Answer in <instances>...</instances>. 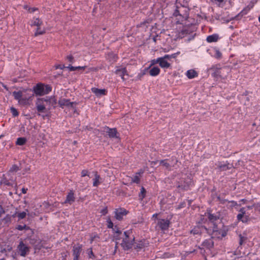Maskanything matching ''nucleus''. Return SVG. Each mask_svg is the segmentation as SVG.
<instances>
[{
    "label": "nucleus",
    "mask_w": 260,
    "mask_h": 260,
    "mask_svg": "<svg viewBox=\"0 0 260 260\" xmlns=\"http://www.w3.org/2000/svg\"><path fill=\"white\" fill-rule=\"evenodd\" d=\"M10 110H11V113H12V114L14 116H17L18 115V112H17V110L15 108L11 107Z\"/></svg>",
    "instance_id": "42"
},
{
    "label": "nucleus",
    "mask_w": 260,
    "mask_h": 260,
    "mask_svg": "<svg viewBox=\"0 0 260 260\" xmlns=\"http://www.w3.org/2000/svg\"><path fill=\"white\" fill-rule=\"evenodd\" d=\"M82 246L81 245H78L73 246V251L74 255V260H78L79 256L82 250Z\"/></svg>",
    "instance_id": "10"
},
{
    "label": "nucleus",
    "mask_w": 260,
    "mask_h": 260,
    "mask_svg": "<svg viewBox=\"0 0 260 260\" xmlns=\"http://www.w3.org/2000/svg\"><path fill=\"white\" fill-rule=\"evenodd\" d=\"M18 252L23 257H25L29 251V247L26 246L23 242L21 240L17 246Z\"/></svg>",
    "instance_id": "6"
},
{
    "label": "nucleus",
    "mask_w": 260,
    "mask_h": 260,
    "mask_svg": "<svg viewBox=\"0 0 260 260\" xmlns=\"http://www.w3.org/2000/svg\"><path fill=\"white\" fill-rule=\"evenodd\" d=\"M88 257L89 258H93L95 256L94 255L92 252V249L90 248L88 250Z\"/></svg>",
    "instance_id": "44"
},
{
    "label": "nucleus",
    "mask_w": 260,
    "mask_h": 260,
    "mask_svg": "<svg viewBox=\"0 0 260 260\" xmlns=\"http://www.w3.org/2000/svg\"><path fill=\"white\" fill-rule=\"evenodd\" d=\"M219 36L217 34H214L207 37V41L209 43L216 42L218 41Z\"/></svg>",
    "instance_id": "22"
},
{
    "label": "nucleus",
    "mask_w": 260,
    "mask_h": 260,
    "mask_svg": "<svg viewBox=\"0 0 260 260\" xmlns=\"http://www.w3.org/2000/svg\"><path fill=\"white\" fill-rule=\"evenodd\" d=\"M226 235V232L223 230H218L216 225H214L211 236L212 238H222Z\"/></svg>",
    "instance_id": "5"
},
{
    "label": "nucleus",
    "mask_w": 260,
    "mask_h": 260,
    "mask_svg": "<svg viewBox=\"0 0 260 260\" xmlns=\"http://www.w3.org/2000/svg\"><path fill=\"white\" fill-rule=\"evenodd\" d=\"M253 207H254L256 210H257L259 212H260V203L254 204L253 205Z\"/></svg>",
    "instance_id": "47"
},
{
    "label": "nucleus",
    "mask_w": 260,
    "mask_h": 260,
    "mask_svg": "<svg viewBox=\"0 0 260 260\" xmlns=\"http://www.w3.org/2000/svg\"><path fill=\"white\" fill-rule=\"evenodd\" d=\"M42 100L44 101L46 105V107L48 110L51 109L52 107L55 108L57 103L56 99L54 97H46V98H42Z\"/></svg>",
    "instance_id": "7"
},
{
    "label": "nucleus",
    "mask_w": 260,
    "mask_h": 260,
    "mask_svg": "<svg viewBox=\"0 0 260 260\" xmlns=\"http://www.w3.org/2000/svg\"><path fill=\"white\" fill-rule=\"evenodd\" d=\"M26 212H28L27 209L26 210V211H23L20 213L16 212L15 214L12 215V217H15L17 216L18 217L19 220L22 219L26 217Z\"/></svg>",
    "instance_id": "23"
},
{
    "label": "nucleus",
    "mask_w": 260,
    "mask_h": 260,
    "mask_svg": "<svg viewBox=\"0 0 260 260\" xmlns=\"http://www.w3.org/2000/svg\"><path fill=\"white\" fill-rule=\"evenodd\" d=\"M128 213V211L123 208H119L116 209L115 211V218L119 220L122 219L123 216L126 215Z\"/></svg>",
    "instance_id": "8"
},
{
    "label": "nucleus",
    "mask_w": 260,
    "mask_h": 260,
    "mask_svg": "<svg viewBox=\"0 0 260 260\" xmlns=\"http://www.w3.org/2000/svg\"><path fill=\"white\" fill-rule=\"evenodd\" d=\"M232 168V165H229V164H221L220 162L217 165V169L219 172L225 171Z\"/></svg>",
    "instance_id": "17"
},
{
    "label": "nucleus",
    "mask_w": 260,
    "mask_h": 260,
    "mask_svg": "<svg viewBox=\"0 0 260 260\" xmlns=\"http://www.w3.org/2000/svg\"><path fill=\"white\" fill-rule=\"evenodd\" d=\"M45 29H41L40 27H37L36 32L35 33L34 35L35 37L38 36V35H43L45 33Z\"/></svg>",
    "instance_id": "29"
},
{
    "label": "nucleus",
    "mask_w": 260,
    "mask_h": 260,
    "mask_svg": "<svg viewBox=\"0 0 260 260\" xmlns=\"http://www.w3.org/2000/svg\"><path fill=\"white\" fill-rule=\"evenodd\" d=\"M159 58H158L156 59L152 60L151 63L149 66V68H150L151 67V66L154 65V64H156V63H159Z\"/></svg>",
    "instance_id": "46"
},
{
    "label": "nucleus",
    "mask_w": 260,
    "mask_h": 260,
    "mask_svg": "<svg viewBox=\"0 0 260 260\" xmlns=\"http://www.w3.org/2000/svg\"><path fill=\"white\" fill-rule=\"evenodd\" d=\"M20 168L19 166H18L16 165H13L10 168L9 171V174L11 173H16L18 171L20 170Z\"/></svg>",
    "instance_id": "26"
},
{
    "label": "nucleus",
    "mask_w": 260,
    "mask_h": 260,
    "mask_svg": "<svg viewBox=\"0 0 260 260\" xmlns=\"http://www.w3.org/2000/svg\"><path fill=\"white\" fill-rule=\"evenodd\" d=\"M58 104L60 107L63 108L64 107H66L70 109H72L76 111V106L78 104L76 102H71L69 100L65 99H61L58 101Z\"/></svg>",
    "instance_id": "3"
},
{
    "label": "nucleus",
    "mask_w": 260,
    "mask_h": 260,
    "mask_svg": "<svg viewBox=\"0 0 260 260\" xmlns=\"http://www.w3.org/2000/svg\"><path fill=\"white\" fill-rule=\"evenodd\" d=\"M228 254H229V256H232V255H235L236 254L235 253H233L232 252H229Z\"/></svg>",
    "instance_id": "61"
},
{
    "label": "nucleus",
    "mask_w": 260,
    "mask_h": 260,
    "mask_svg": "<svg viewBox=\"0 0 260 260\" xmlns=\"http://www.w3.org/2000/svg\"><path fill=\"white\" fill-rule=\"evenodd\" d=\"M186 76L189 79H192L198 76V73L194 70H189L186 73Z\"/></svg>",
    "instance_id": "21"
},
{
    "label": "nucleus",
    "mask_w": 260,
    "mask_h": 260,
    "mask_svg": "<svg viewBox=\"0 0 260 260\" xmlns=\"http://www.w3.org/2000/svg\"><path fill=\"white\" fill-rule=\"evenodd\" d=\"M191 233H193V234H197L198 233L196 232V231H191Z\"/></svg>",
    "instance_id": "64"
},
{
    "label": "nucleus",
    "mask_w": 260,
    "mask_h": 260,
    "mask_svg": "<svg viewBox=\"0 0 260 260\" xmlns=\"http://www.w3.org/2000/svg\"><path fill=\"white\" fill-rule=\"evenodd\" d=\"M239 238H240L239 244L240 245H242L244 241L245 240V238L241 235H239Z\"/></svg>",
    "instance_id": "49"
},
{
    "label": "nucleus",
    "mask_w": 260,
    "mask_h": 260,
    "mask_svg": "<svg viewBox=\"0 0 260 260\" xmlns=\"http://www.w3.org/2000/svg\"><path fill=\"white\" fill-rule=\"evenodd\" d=\"M27 141V140L24 137H20L17 139L16 144L17 145L22 146L24 145Z\"/></svg>",
    "instance_id": "24"
},
{
    "label": "nucleus",
    "mask_w": 260,
    "mask_h": 260,
    "mask_svg": "<svg viewBox=\"0 0 260 260\" xmlns=\"http://www.w3.org/2000/svg\"><path fill=\"white\" fill-rule=\"evenodd\" d=\"M75 201L74 194L72 190H71L67 196L66 200L63 204L69 203L72 204Z\"/></svg>",
    "instance_id": "15"
},
{
    "label": "nucleus",
    "mask_w": 260,
    "mask_h": 260,
    "mask_svg": "<svg viewBox=\"0 0 260 260\" xmlns=\"http://www.w3.org/2000/svg\"><path fill=\"white\" fill-rule=\"evenodd\" d=\"M90 71L96 72L98 71V69L97 68H90L89 69Z\"/></svg>",
    "instance_id": "55"
},
{
    "label": "nucleus",
    "mask_w": 260,
    "mask_h": 260,
    "mask_svg": "<svg viewBox=\"0 0 260 260\" xmlns=\"http://www.w3.org/2000/svg\"><path fill=\"white\" fill-rule=\"evenodd\" d=\"M222 56L221 53L219 50H216L215 56L216 58H220Z\"/></svg>",
    "instance_id": "48"
},
{
    "label": "nucleus",
    "mask_w": 260,
    "mask_h": 260,
    "mask_svg": "<svg viewBox=\"0 0 260 260\" xmlns=\"http://www.w3.org/2000/svg\"><path fill=\"white\" fill-rule=\"evenodd\" d=\"M218 199L219 200L220 203L221 204H225L226 202H228V203L230 202L226 200L221 199L219 197L218 198Z\"/></svg>",
    "instance_id": "51"
},
{
    "label": "nucleus",
    "mask_w": 260,
    "mask_h": 260,
    "mask_svg": "<svg viewBox=\"0 0 260 260\" xmlns=\"http://www.w3.org/2000/svg\"><path fill=\"white\" fill-rule=\"evenodd\" d=\"M132 181L134 183H139L140 179L138 176H135L134 178H132Z\"/></svg>",
    "instance_id": "45"
},
{
    "label": "nucleus",
    "mask_w": 260,
    "mask_h": 260,
    "mask_svg": "<svg viewBox=\"0 0 260 260\" xmlns=\"http://www.w3.org/2000/svg\"><path fill=\"white\" fill-rule=\"evenodd\" d=\"M16 229L19 231H22L23 230H27L29 229V228L28 226H26L25 224H24L23 225H18L16 226Z\"/></svg>",
    "instance_id": "37"
},
{
    "label": "nucleus",
    "mask_w": 260,
    "mask_h": 260,
    "mask_svg": "<svg viewBox=\"0 0 260 260\" xmlns=\"http://www.w3.org/2000/svg\"><path fill=\"white\" fill-rule=\"evenodd\" d=\"M29 99L30 98H22L20 100H19L18 102L20 104H21L23 105H27L29 103Z\"/></svg>",
    "instance_id": "32"
},
{
    "label": "nucleus",
    "mask_w": 260,
    "mask_h": 260,
    "mask_svg": "<svg viewBox=\"0 0 260 260\" xmlns=\"http://www.w3.org/2000/svg\"><path fill=\"white\" fill-rule=\"evenodd\" d=\"M159 64L162 68H168L171 66L170 63L162 57H159Z\"/></svg>",
    "instance_id": "18"
},
{
    "label": "nucleus",
    "mask_w": 260,
    "mask_h": 260,
    "mask_svg": "<svg viewBox=\"0 0 260 260\" xmlns=\"http://www.w3.org/2000/svg\"><path fill=\"white\" fill-rule=\"evenodd\" d=\"M209 70L212 71V75L213 77L225 79L230 72L231 69L227 66L220 68L219 65H215L210 68Z\"/></svg>",
    "instance_id": "1"
},
{
    "label": "nucleus",
    "mask_w": 260,
    "mask_h": 260,
    "mask_svg": "<svg viewBox=\"0 0 260 260\" xmlns=\"http://www.w3.org/2000/svg\"><path fill=\"white\" fill-rule=\"evenodd\" d=\"M170 224V221L165 219H160L158 222V225L162 230H166L168 229Z\"/></svg>",
    "instance_id": "11"
},
{
    "label": "nucleus",
    "mask_w": 260,
    "mask_h": 260,
    "mask_svg": "<svg viewBox=\"0 0 260 260\" xmlns=\"http://www.w3.org/2000/svg\"><path fill=\"white\" fill-rule=\"evenodd\" d=\"M239 212H240V214L246 215V211L244 208H241L240 210H239Z\"/></svg>",
    "instance_id": "53"
},
{
    "label": "nucleus",
    "mask_w": 260,
    "mask_h": 260,
    "mask_svg": "<svg viewBox=\"0 0 260 260\" xmlns=\"http://www.w3.org/2000/svg\"><path fill=\"white\" fill-rule=\"evenodd\" d=\"M146 191L144 187H142L141 188V191L139 193V197L141 200H142L146 196Z\"/></svg>",
    "instance_id": "30"
},
{
    "label": "nucleus",
    "mask_w": 260,
    "mask_h": 260,
    "mask_svg": "<svg viewBox=\"0 0 260 260\" xmlns=\"http://www.w3.org/2000/svg\"><path fill=\"white\" fill-rule=\"evenodd\" d=\"M13 95L14 96L15 99L18 100V101L22 98V92L21 91H14L13 92Z\"/></svg>",
    "instance_id": "28"
},
{
    "label": "nucleus",
    "mask_w": 260,
    "mask_h": 260,
    "mask_svg": "<svg viewBox=\"0 0 260 260\" xmlns=\"http://www.w3.org/2000/svg\"><path fill=\"white\" fill-rule=\"evenodd\" d=\"M107 211H108L107 209L105 208L102 210L101 212L103 213V215H105V214H107Z\"/></svg>",
    "instance_id": "56"
},
{
    "label": "nucleus",
    "mask_w": 260,
    "mask_h": 260,
    "mask_svg": "<svg viewBox=\"0 0 260 260\" xmlns=\"http://www.w3.org/2000/svg\"><path fill=\"white\" fill-rule=\"evenodd\" d=\"M96 238H99V237L98 236H94V237H92L90 239V243H92V241Z\"/></svg>",
    "instance_id": "57"
},
{
    "label": "nucleus",
    "mask_w": 260,
    "mask_h": 260,
    "mask_svg": "<svg viewBox=\"0 0 260 260\" xmlns=\"http://www.w3.org/2000/svg\"><path fill=\"white\" fill-rule=\"evenodd\" d=\"M106 133H108V136L110 138H117V130L116 128H111L108 127H107L106 128Z\"/></svg>",
    "instance_id": "16"
},
{
    "label": "nucleus",
    "mask_w": 260,
    "mask_h": 260,
    "mask_svg": "<svg viewBox=\"0 0 260 260\" xmlns=\"http://www.w3.org/2000/svg\"><path fill=\"white\" fill-rule=\"evenodd\" d=\"M131 232L128 231L124 232L123 234V240L120 244L123 249L125 250L130 249L134 244L135 237L133 236L131 237Z\"/></svg>",
    "instance_id": "2"
},
{
    "label": "nucleus",
    "mask_w": 260,
    "mask_h": 260,
    "mask_svg": "<svg viewBox=\"0 0 260 260\" xmlns=\"http://www.w3.org/2000/svg\"><path fill=\"white\" fill-rule=\"evenodd\" d=\"M208 219L211 222H214L218 219V217L214 215V214L208 213Z\"/></svg>",
    "instance_id": "34"
},
{
    "label": "nucleus",
    "mask_w": 260,
    "mask_h": 260,
    "mask_svg": "<svg viewBox=\"0 0 260 260\" xmlns=\"http://www.w3.org/2000/svg\"><path fill=\"white\" fill-rule=\"evenodd\" d=\"M134 248L137 250H139L143 248L145 246V241H140L137 243H134Z\"/></svg>",
    "instance_id": "19"
},
{
    "label": "nucleus",
    "mask_w": 260,
    "mask_h": 260,
    "mask_svg": "<svg viewBox=\"0 0 260 260\" xmlns=\"http://www.w3.org/2000/svg\"><path fill=\"white\" fill-rule=\"evenodd\" d=\"M231 203H232V206H235L237 205V203L234 201H232V202H231Z\"/></svg>",
    "instance_id": "60"
},
{
    "label": "nucleus",
    "mask_w": 260,
    "mask_h": 260,
    "mask_svg": "<svg viewBox=\"0 0 260 260\" xmlns=\"http://www.w3.org/2000/svg\"><path fill=\"white\" fill-rule=\"evenodd\" d=\"M64 68V66H61V65H58L56 66V69H62Z\"/></svg>",
    "instance_id": "58"
},
{
    "label": "nucleus",
    "mask_w": 260,
    "mask_h": 260,
    "mask_svg": "<svg viewBox=\"0 0 260 260\" xmlns=\"http://www.w3.org/2000/svg\"><path fill=\"white\" fill-rule=\"evenodd\" d=\"M27 190V188H23L22 189V192L24 194L26 193V191Z\"/></svg>",
    "instance_id": "59"
},
{
    "label": "nucleus",
    "mask_w": 260,
    "mask_h": 260,
    "mask_svg": "<svg viewBox=\"0 0 260 260\" xmlns=\"http://www.w3.org/2000/svg\"><path fill=\"white\" fill-rule=\"evenodd\" d=\"M34 90L35 93L37 95H43L44 93L43 85L41 84H38L34 87Z\"/></svg>",
    "instance_id": "13"
},
{
    "label": "nucleus",
    "mask_w": 260,
    "mask_h": 260,
    "mask_svg": "<svg viewBox=\"0 0 260 260\" xmlns=\"http://www.w3.org/2000/svg\"><path fill=\"white\" fill-rule=\"evenodd\" d=\"M172 161H175V164L171 166L170 164L168 162V159H163L160 160L159 161H153L152 163H154V164H156L157 162H159V165H161L162 166L164 167L167 170L169 171L172 170V167L175 168L176 169V167L177 166V163L178 162V160L176 158L172 157Z\"/></svg>",
    "instance_id": "4"
},
{
    "label": "nucleus",
    "mask_w": 260,
    "mask_h": 260,
    "mask_svg": "<svg viewBox=\"0 0 260 260\" xmlns=\"http://www.w3.org/2000/svg\"><path fill=\"white\" fill-rule=\"evenodd\" d=\"M42 24V21L39 18H36L31 24L32 26H37L39 27Z\"/></svg>",
    "instance_id": "27"
},
{
    "label": "nucleus",
    "mask_w": 260,
    "mask_h": 260,
    "mask_svg": "<svg viewBox=\"0 0 260 260\" xmlns=\"http://www.w3.org/2000/svg\"><path fill=\"white\" fill-rule=\"evenodd\" d=\"M173 15L175 16H177L178 15H180L179 10L178 9H176Z\"/></svg>",
    "instance_id": "54"
},
{
    "label": "nucleus",
    "mask_w": 260,
    "mask_h": 260,
    "mask_svg": "<svg viewBox=\"0 0 260 260\" xmlns=\"http://www.w3.org/2000/svg\"><path fill=\"white\" fill-rule=\"evenodd\" d=\"M188 187V185H187V186H185V185H184V186H183V187H182V188H183L184 189H186V188H187V187Z\"/></svg>",
    "instance_id": "63"
},
{
    "label": "nucleus",
    "mask_w": 260,
    "mask_h": 260,
    "mask_svg": "<svg viewBox=\"0 0 260 260\" xmlns=\"http://www.w3.org/2000/svg\"><path fill=\"white\" fill-rule=\"evenodd\" d=\"M248 209H251L252 208V207H253V205L252 206H248L247 207Z\"/></svg>",
    "instance_id": "62"
},
{
    "label": "nucleus",
    "mask_w": 260,
    "mask_h": 260,
    "mask_svg": "<svg viewBox=\"0 0 260 260\" xmlns=\"http://www.w3.org/2000/svg\"><path fill=\"white\" fill-rule=\"evenodd\" d=\"M81 177H84L86 176H89V172L87 170H83L81 173Z\"/></svg>",
    "instance_id": "43"
},
{
    "label": "nucleus",
    "mask_w": 260,
    "mask_h": 260,
    "mask_svg": "<svg viewBox=\"0 0 260 260\" xmlns=\"http://www.w3.org/2000/svg\"><path fill=\"white\" fill-rule=\"evenodd\" d=\"M108 228H112L113 227V224L112 222L111 221V220L109 219L108 221Z\"/></svg>",
    "instance_id": "52"
},
{
    "label": "nucleus",
    "mask_w": 260,
    "mask_h": 260,
    "mask_svg": "<svg viewBox=\"0 0 260 260\" xmlns=\"http://www.w3.org/2000/svg\"><path fill=\"white\" fill-rule=\"evenodd\" d=\"M1 184H3L7 186L12 185V183L6 178H4L1 181Z\"/></svg>",
    "instance_id": "39"
},
{
    "label": "nucleus",
    "mask_w": 260,
    "mask_h": 260,
    "mask_svg": "<svg viewBox=\"0 0 260 260\" xmlns=\"http://www.w3.org/2000/svg\"><path fill=\"white\" fill-rule=\"evenodd\" d=\"M249 216L248 215H244L242 214H238L237 215V219L239 220H241L243 222H246L248 220Z\"/></svg>",
    "instance_id": "25"
},
{
    "label": "nucleus",
    "mask_w": 260,
    "mask_h": 260,
    "mask_svg": "<svg viewBox=\"0 0 260 260\" xmlns=\"http://www.w3.org/2000/svg\"><path fill=\"white\" fill-rule=\"evenodd\" d=\"M85 66L84 67H73L72 66H69L67 68L69 69L70 71H74L77 69H84L85 68Z\"/></svg>",
    "instance_id": "36"
},
{
    "label": "nucleus",
    "mask_w": 260,
    "mask_h": 260,
    "mask_svg": "<svg viewBox=\"0 0 260 260\" xmlns=\"http://www.w3.org/2000/svg\"><path fill=\"white\" fill-rule=\"evenodd\" d=\"M36 105L38 111L40 112H44L46 111V107L47 106L44 101H43V100H42V99H39L37 100L36 102Z\"/></svg>",
    "instance_id": "9"
},
{
    "label": "nucleus",
    "mask_w": 260,
    "mask_h": 260,
    "mask_svg": "<svg viewBox=\"0 0 260 260\" xmlns=\"http://www.w3.org/2000/svg\"><path fill=\"white\" fill-rule=\"evenodd\" d=\"M11 217L9 215H7L3 219V221L5 223H9L11 222Z\"/></svg>",
    "instance_id": "40"
},
{
    "label": "nucleus",
    "mask_w": 260,
    "mask_h": 260,
    "mask_svg": "<svg viewBox=\"0 0 260 260\" xmlns=\"http://www.w3.org/2000/svg\"><path fill=\"white\" fill-rule=\"evenodd\" d=\"M203 245L207 247L208 248L212 247L213 245V242L211 240L205 241L203 242Z\"/></svg>",
    "instance_id": "33"
},
{
    "label": "nucleus",
    "mask_w": 260,
    "mask_h": 260,
    "mask_svg": "<svg viewBox=\"0 0 260 260\" xmlns=\"http://www.w3.org/2000/svg\"><path fill=\"white\" fill-rule=\"evenodd\" d=\"M176 54H173L172 55H165L164 57H162V58H163L164 59H170L171 58H175L176 57Z\"/></svg>",
    "instance_id": "41"
},
{
    "label": "nucleus",
    "mask_w": 260,
    "mask_h": 260,
    "mask_svg": "<svg viewBox=\"0 0 260 260\" xmlns=\"http://www.w3.org/2000/svg\"><path fill=\"white\" fill-rule=\"evenodd\" d=\"M91 90L97 96H101L106 94V91L105 89H100L96 88H92Z\"/></svg>",
    "instance_id": "20"
},
{
    "label": "nucleus",
    "mask_w": 260,
    "mask_h": 260,
    "mask_svg": "<svg viewBox=\"0 0 260 260\" xmlns=\"http://www.w3.org/2000/svg\"><path fill=\"white\" fill-rule=\"evenodd\" d=\"M67 59L71 62H73L74 61V57L72 55L68 56Z\"/></svg>",
    "instance_id": "50"
},
{
    "label": "nucleus",
    "mask_w": 260,
    "mask_h": 260,
    "mask_svg": "<svg viewBox=\"0 0 260 260\" xmlns=\"http://www.w3.org/2000/svg\"><path fill=\"white\" fill-rule=\"evenodd\" d=\"M43 88H44V94H48L51 90V86L48 85H43Z\"/></svg>",
    "instance_id": "35"
},
{
    "label": "nucleus",
    "mask_w": 260,
    "mask_h": 260,
    "mask_svg": "<svg viewBox=\"0 0 260 260\" xmlns=\"http://www.w3.org/2000/svg\"><path fill=\"white\" fill-rule=\"evenodd\" d=\"M115 73L116 74L119 75L123 81L125 80L124 76H128L127 72L125 68L117 69Z\"/></svg>",
    "instance_id": "14"
},
{
    "label": "nucleus",
    "mask_w": 260,
    "mask_h": 260,
    "mask_svg": "<svg viewBox=\"0 0 260 260\" xmlns=\"http://www.w3.org/2000/svg\"><path fill=\"white\" fill-rule=\"evenodd\" d=\"M121 235V232L118 230H117V231H115L114 237L115 238L116 240H119L120 239V235Z\"/></svg>",
    "instance_id": "38"
},
{
    "label": "nucleus",
    "mask_w": 260,
    "mask_h": 260,
    "mask_svg": "<svg viewBox=\"0 0 260 260\" xmlns=\"http://www.w3.org/2000/svg\"><path fill=\"white\" fill-rule=\"evenodd\" d=\"M101 178L100 176L97 174V173L95 174V178L94 179V182L93 183V185L94 186H97L100 183L99 180Z\"/></svg>",
    "instance_id": "31"
},
{
    "label": "nucleus",
    "mask_w": 260,
    "mask_h": 260,
    "mask_svg": "<svg viewBox=\"0 0 260 260\" xmlns=\"http://www.w3.org/2000/svg\"><path fill=\"white\" fill-rule=\"evenodd\" d=\"M149 70V75L151 76H155L158 75L160 73V69L157 67H153L152 68H147L145 71H147Z\"/></svg>",
    "instance_id": "12"
}]
</instances>
